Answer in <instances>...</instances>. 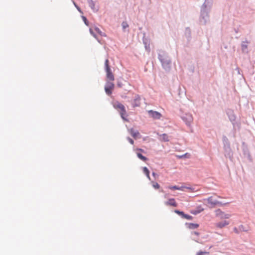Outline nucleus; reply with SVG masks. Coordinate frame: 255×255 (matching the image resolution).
Instances as JSON below:
<instances>
[{
  "label": "nucleus",
  "mask_w": 255,
  "mask_h": 255,
  "mask_svg": "<svg viewBox=\"0 0 255 255\" xmlns=\"http://www.w3.org/2000/svg\"><path fill=\"white\" fill-rule=\"evenodd\" d=\"M113 105L114 108L120 112L122 118L123 120H126L125 117L127 115V112L125 106L119 101L114 102Z\"/></svg>",
  "instance_id": "1"
},
{
  "label": "nucleus",
  "mask_w": 255,
  "mask_h": 255,
  "mask_svg": "<svg viewBox=\"0 0 255 255\" xmlns=\"http://www.w3.org/2000/svg\"><path fill=\"white\" fill-rule=\"evenodd\" d=\"M105 67L106 72V77L108 79L107 81H111V82L114 81L115 80L114 75L112 72L109 65V61L108 59L105 61Z\"/></svg>",
  "instance_id": "2"
},
{
  "label": "nucleus",
  "mask_w": 255,
  "mask_h": 255,
  "mask_svg": "<svg viewBox=\"0 0 255 255\" xmlns=\"http://www.w3.org/2000/svg\"><path fill=\"white\" fill-rule=\"evenodd\" d=\"M115 85L113 82L107 81L105 90L106 94L108 95H111L112 93V91L114 89Z\"/></svg>",
  "instance_id": "3"
},
{
  "label": "nucleus",
  "mask_w": 255,
  "mask_h": 255,
  "mask_svg": "<svg viewBox=\"0 0 255 255\" xmlns=\"http://www.w3.org/2000/svg\"><path fill=\"white\" fill-rule=\"evenodd\" d=\"M159 58L162 63V66L166 70H168L170 68L171 62L168 59H165L163 56L159 55Z\"/></svg>",
  "instance_id": "4"
},
{
  "label": "nucleus",
  "mask_w": 255,
  "mask_h": 255,
  "mask_svg": "<svg viewBox=\"0 0 255 255\" xmlns=\"http://www.w3.org/2000/svg\"><path fill=\"white\" fill-rule=\"evenodd\" d=\"M216 215L220 219L222 220L229 219L231 217L230 214H226L220 210H217Z\"/></svg>",
  "instance_id": "5"
},
{
  "label": "nucleus",
  "mask_w": 255,
  "mask_h": 255,
  "mask_svg": "<svg viewBox=\"0 0 255 255\" xmlns=\"http://www.w3.org/2000/svg\"><path fill=\"white\" fill-rule=\"evenodd\" d=\"M148 113L150 117L154 119H160L161 117V114L156 111H153L152 110H149L148 111Z\"/></svg>",
  "instance_id": "6"
},
{
  "label": "nucleus",
  "mask_w": 255,
  "mask_h": 255,
  "mask_svg": "<svg viewBox=\"0 0 255 255\" xmlns=\"http://www.w3.org/2000/svg\"><path fill=\"white\" fill-rule=\"evenodd\" d=\"M230 224L229 222L227 220H224L221 222L216 223L215 226L216 228L219 229H222L225 227L228 226Z\"/></svg>",
  "instance_id": "7"
},
{
  "label": "nucleus",
  "mask_w": 255,
  "mask_h": 255,
  "mask_svg": "<svg viewBox=\"0 0 255 255\" xmlns=\"http://www.w3.org/2000/svg\"><path fill=\"white\" fill-rule=\"evenodd\" d=\"M164 204L168 206H173L176 207L177 206V203H176L175 199L170 198L167 201L164 202Z\"/></svg>",
  "instance_id": "8"
},
{
  "label": "nucleus",
  "mask_w": 255,
  "mask_h": 255,
  "mask_svg": "<svg viewBox=\"0 0 255 255\" xmlns=\"http://www.w3.org/2000/svg\"><path fill=\"white\" fill-rule=\"evenodd\" d=\"M129 131L132 136L134 138H140L141 137L139 132L137 130L131 128L129 130Z\"/></svg>",
  "instance_id": "9"
},
{
  "label": "nucleus",
  "mask_w": 255,
  "mask_h": 255,
  "mask_svg": "<svg viewBox=\"0 0 255 255\" xmlns=\"http://www.w3.org/2000/svg\"><path fill=\"white\" fill-rule=\"evenodd\" d=\"M168 188L170 190H181V191H184V189L185 188L188 189H191V188L190 187H185V186L178 187L177 186H170L168 187Z\"/></svg>",
  "instance_id": "10"
},
{
  "label": "nucleus",
  "mask_w": 255,
  "mask_h": 255,
  "mask_svg": "<svg viewBox=\"0 0 255 255\" xmlns=\"http://www.w3.org/2000/svg\"><path fill=\"white\" fill-rule=\"evenodd\" d=\"M207 200L208 204L210 205V207H213L218 203V202L217 200L213 199L212 197L208 198Z\"/></svg>",
  "instance_id": "11"
},
{
  "label": "nucleus",
  "mask_w": 255,
  "mask_h": 255,
  "mask_svg": "<svg viewBox=\"0 0 255 255\" xmlns=\"http://www.w3.org/2000/svg\"><path fill=\"white\" fill-rule=\"evenodd\" d=\"M140 105V98L137 95L135 96V99L132 103L133 107H139Z\"/></svg>",
  "instance_id": "12"
},
{
  "label": "nucleus",
  "mask_w": 255,
  "mask_h": 255,
  "mask_svg": "<svg viewBox=\"0 0 255 255\" xmlns=\"http://www.w3.org/2000/svg\"><path fill=\"white\" fill-rule=\"evenodd\" d=\"M160 136V140L161 141H169V138H168V136L165 134V133H163L162 134H160L159 135Z\"/></svg>",
  "instance_id": "13"
},
{
  "label": "nucleus",
  "mask_w": 255,
  "mask_h": 255,
  "mask_svg": "<svg viewBox=\"0 0 255 255\" xmlns=\"http://www.w3.org/2000/svg\"><path fill=\"white\" fill-rule=\"evenodd\" d=\"M143 173L146 175V177L149 179H150V177L149 176V171L147 167H144L143 168Z\"/></svg>",
  "instance_id": "14"
},
{
  "label": "nucleus",
  "mask_w": 255,
  "mask_h": 255,
  "mask_svg": "<svg viewBox=\"0 0 255 255\" xmlns=\"http://www.w3.org/2000/svg\"><path fill=\"white\" fill-rule=\"evenodd\" d=\"M188 227L189 229H194L197 228L199 227V225L197 224L190 223L188 224Z\"/></svg>",
  "instance_id": "15"
},
{
  "label": "nucleus",
  "mask_w": 255,
  "mask_h": 255,
  "mask_svg": "<svg viewBox=\"0 0 255 255\" xmlns=\"http://www.w3.org/2000/svg\"><path fill=\"white\" fill-rule=\"evenodd\" d=\"M136 154H137V157L141 160H142L144 161H145L147 160V158L146 157L143 156L141 153H137Z\"/></svg>",
  "instance_id": "16"
},
{
  "label": "nucleus",
  "mask_w": 255,
  "mask_h": 255,
  "mask_svg": "<svg viewBox=\"0 0 255 255\" xmlns=\"http://www.w3.org/2000/svg\"><path fill=\"white\" fill-rule=\"evenodd\" d=\"M95 30L100 35L103 36H106V34L105 33H103L101 31V30L98 27L95 28Z\"/></svg>",
  "instance_id": "17"
},
{
  "label": "nucleus",
  "mask_w": 255,
  "mask_h": 255,
  "mask_svg": "<svg viewBox=\"0 0 255 255\" xmlns=\"http://www.w3.org/2000/svg\"><path fill=\"white\" fill-rule=\"evenodd\" d=\"M182 217L189 220H191L193 219V217L191 216L185 214L184 213Z\"/></svg>",
  "instance_id": "18"
},
{
  "label": "nucleus",
  "mask_w": 255,
  "mask_h": 255,
  "mask_svg": "<svg viewBox=\"0 0 255 255\" xmlns=\"http://www.w3.org/2000/svg\"><path fill=\"white\" fill-rule=\"evenodd\" d=\"M208 254H209L208 252L200 251L197 253L196 255H207Z\"/></svg>",
  "instance_id": "19"
},
{
  "label": "nucleus",
  "mask_w": 255,
  "mask_h": 255,
  "mask_svg": "<svg viewBox=\"0 0 255 255\" xmlns=\"http://www.w3.org/2000/svg\"><path fill=\"white\" fill-rule=\"evenodd\" d=\"M122 27L123 28V29H126V28L128 27V24L127 23V22L126 21H124L123 23H122Z\"/></svg>",
  "instance_id": "20"
},
{
  "label": "nucleus",
  "mask_w": 255,
  "mask_h": 255,
  "mask_svg": "<svg viewBox=\"0 0 255 255\" xmlns=\"http://www.w3.org/2000/svg\"><path fill=\"white\" fill-rule=\"evenodd\" d=\"M152 186L155 189H159L160 188V185L157 183H153Z\"/></svg>",
  "instance_id": "21"
},
{
  "label": "nucleus",
  "mask_w": 255,
  "mask_h": 255,
  "mask_svg": "<svg viewBox=\"0 0 255 255\" xmlns=\"http://www.w3.org/2000/svg\"><path fill=\"white\" fill-rule=\"evenodd\" d=\"M176 213H177V214H178L179 215H181L182 216V217H183V215H184V213L182 211H180L179 210H175L174 211Z\"/></svg>",
  "instance_id": "22"
},
{
  "label": "nucleus",
  "mask_w": 255,
  "mask_h": 255,
  "mask_svg": "<svg viewBox=\"0 0 255 255\" xmlns=\"http://www.w3.org/2000/svg\"><path fill=\"white\" fill-rule=\"evenodd\" d=\"M203 210L204 209L201 208L199 211L191 212V213L193 214H196L197 213H199L200 212L203 211Z\"/></svg>",
  "instance_id": "23"
},
{
  "label": "nucleus",
  "mask_w": 255,
  "mask_h": 255,
  "mask_svg": "<svg viewBox=\"0 0 255 255\" xmlns=\"http://www.w3.org/2000/svg\"><path fill=\"white\" fill-rule=\"evenodd\" d=\"M188 122L189 123H190V122H192V116L191 115L188 116Z\"/></svg>",
  "instance_id": "24"
},
{
  "label": "nucleus",
  "mask_w": 255,
  "mask_h": 255,
  "mask_svg": "<svg viewBox=\"0 0 255 255\" xmlns=\"http://www.w3.org/2000/svg\"><path fill=\"white\" fill-rule=\"evenodd\" d=\"M127 139H128V141H129V142L131 144H133L134 141H133V140L131 138H130V137H128V138H127Z\"/></svg>",
  "instance_id": "25"
},
{
  "label": "nucleus",
  "mask_w": 255,
  "mask_h": 255,
  "mask_svg": "<svg viewBox=\"0 0 255 255\" xmlns=\"http://www.w3.org/2000/svg\"><path fill=\"white\" fill-rule=\"evenodd\" d=\"M90 32L94 37L96 38V35L94 33L92 29H90Z\"/></svg>",
  "instance_id": "26"
},
{
  "label": "nucleus",
  "mask_w": 255,
  "mask_h": 255,
  "mask_svg": "<svg viewBox=\"0 0 255 255\" xmlns=\"http://www.w3.org/2000/svg\"><path fill=\"white\" fill-rule=\"evenodd\" d=\"M242 48H243V49L244 50L245 49L247 48V45H242Z\"/></svg>",
  "instance_id": "27"
},
{
  "label": "nucleus",
  "mask_w": 255,
  "mask_h": 255,
  "mask_svg": "<svg viewBox=\"0 0 255 255\" xmlns=\"http://www.w3.org/2000/svg\"><path fill=\"white\" fill-rule=\"evenodd\" d=\"M145 48L147 50L149 51V45H148V46L145 45Z\"/></svg>",
  "instance_id": "28"
},
{
  "label": "nucleus",
  "mask_w": 255,
  "mask_h": 255,
  "mask_svg": "<svg viewBox=\"0 0 255 255\" xmlns=\"http://www.w3.org/2000/svg\"><path fill=\"white\" fill-rule=\"evenodd\" d=\"M136 150L140 151L141 152H143V150L141 148H138L136 149Z\"/></svg>",
  "instance_id": "29"
},
{
  "label": "nucleus",
  "mask_w": 255,
  "mask_h": 255,
  "mask_svg": "<svg viewBox=\"0 0 255 255\" xmlns=\"http://www.w3.org/2000/svg\"><path fill=\"white\" fill-rule=\"evenodd\" d=\"M83 19L85 21V23L87 25V22H86L87 19H86V17H83Z\"/></svg>",
  "instance_id": "30"
},
{
  "label": "nucleus",
  "mask_w": 255,
  "mask_h": 255,
  "mask_svg": "<svg viewBox=\"0 0 255 255\" xmlns=\"http://www.w3.org/2000/svg\"><path fill=\"white\" fill-rule=\"evenodd\" d=\"M193 234H194V235H197V236H198V235H199V233L196 232H194L193 233Z\"/></svg>",
  "instance_id": "31"
},
{
  "label": "nucleus",
  "mask_w": 255,
  "mask_h": 255,
  "mask_svg": "<svg viewBox=\"0 0 255 255\" xmlns=\"http://www.w3.org/2000/svg\"><path fill=\"white\" fill-rule=\"evenodd\" d=\"M74 4L75 5V6L77 7V8L80 11L79 7L76 5V4L74 2Z\"/></svg>",
  "instance_id": "32"
},
{
  "label": "nucleus",
  "mask_w": 255,
  "mask_h": 255,
  "mask_svg": "<svg viewBox=\"0 0 255 255\" xmlns=\"http://www.w3.org/2000/svg\"><path fill=\"white\" fill-rule=\"evenodd\" d=\"M152 175H153V176L155 177V176L156 175V174L155 173H154V172H153V173H152Z\"/></svg>",
  "instance_id": "33"
},
{
  "label": "nucleus",
  "mask_w": 255,
  "mask_h": 255,
  "mask_svg": "<svg viewBox=\"0 0 255 255\" xmlns=\"http://www.w3.org/2000/svg\"><path fill=\"white\" fill-rule=\"evenodd\" d=\"M243 227V226H241L239 228H240V229L241 230V228H242Z\"/></svg>",
  "instance_id": "34"
},
{
  "label": "nucleus",
  "mask_w": 255,
  "mask_h": 255,
  "mask_svg": "<svg viewBox=\"0 0 255 255\" xmlns=\"http://www.w3.org/2000/svg\"><path fill=\"white\" fill-rule=\"evenodd\" d=\"M236 230H237L236 228H235V229H234V231H235L236 233H238V232H237V231H236Z\"/></svg>",
  "instance_id": "35"
}]
</instances>
